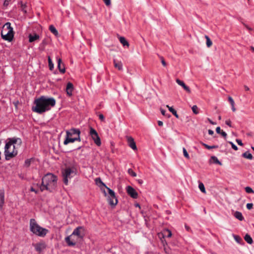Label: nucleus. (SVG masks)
I'll return each instance as SVG.
<instances>
[{
  "instance_id": "1",
  "label": "nucleus",
  "mask_w": 254,
  "mask_h": 254,
  "mask_svg": "<svg viewBox=\"0 0 254 254\" xmlns=\"http://www.w3.org/2000/svg\"><path fill=\"white\" fill-rule=\"evenodd\" d=\"M21 144L22 140L20 138L14 137L7 138L4 147L5 159L8 160L17 155V151L14 150L15 144L20 146Z\"/></svg>"
},
{
  "instance_id": "2",
  "label": "nucleus",
  "mask_w": 254,
  "mask_h": 254,
  "mask_svg": "<svg viewBox=\"0 0 254 254\" xmlns=\"http://www.w3.org/2000/svg\"><path fill=\"white\" fill-rule=\"evenodd\" d=\"M32 110L38 114H42L48 111V98L42 96L35 100Z\"/></svg>"
},
{
  "instance_id": "3",
  "label": "nucleus",
  "mask_w": 254,
  "mask_h": 254,
  "mask_svg": "<svg viewBox=\"0 0 254 254\" xmlns=\"http://www.w3.org/2000/svg\"><path fill=\"white\" fill-rule=\"evenodd\" d=\"M80 131L79 129L76 128H71L66 131V138L64 143L67 145L69 143H72L75 141H80Z\"/></svg>"
},
{
  "instance_id": "4",
  "label": "nucleus",
  "mask_w": 254,
  "mask_h": 254,
  "mask_svg": "<svg viewBox=\"0 0 254 254\" xmlns=\"http://www.w3.org/2000/svg\"><path fill=\"white\" fill-rule=\"evenodd\" d=\"M30 230L34 234L41 237L45 236L48 232L47 229L39 226L33 218L30 220Z\"/></svg>"
},
{
  "instance_id": "5",
  "label": "nucleus",
  "mask_w": 254,
  "mask_h": 254,
  "mask_svg": "<svg viewBox=\"0 0 254 254\" xmlns=\"http://www.w3.org/2000/svg\"><path fill=\"white\" fill-rule=\"evenodd\" d=\"M77 170L74 166H66L62 171L63 181L65 185H68V180L71 179L76 174Z\"/></svg>"
},
{
  "instance_id": "6",
  "label": "nucleus",
  "mask_w": 254,
  "mask_h": 254,
  "mask_svg": "<svg viewBox=\"0 0 254 254\" xmlns=\"http://www.w3.org/2000/svg\"><path fill=\"white\" fill-rule=\"evenodd\" d=\"M6 27H8L9 30L4 35H2L1 38L8 42H11L14 37V31L13 30V28L11 26V23L9 22H7L5 23Z\"/></svg>"
},
{
  "instance_id": "7",
  "label": "nucleus",
  "mask_w": 254,
  "mask_h": 254,
  "mask_svg": "<svg viewBox=\"0 0 254 254\" xmlns=\"http://www.w3.org/2000/svg\"><path fill=\"white\" fill-rule=\"evenodd\" d=\"M82 240L78 238L72 233L65 238V241L68 246H74L77 243H79Z\"/></svg>"
},
{
  "instance_id": "8",
  "label": "nucleus",
  "mask_w": 254,
  "mask_h": 254,
  "mask_svg": "<svg viewBox=\"0 0 254 254\" xmlns=\"http://www.w3.org/2000/svg\"><path fill=\"white\" fill-rule=\"evenodd\" d=\"M90 135L94 140L95 143L98 146H100L101 144L100 138L97 131L92 127L90 128Z\"/></svg>"
},
{
  "instance_id": "9",
  "label": "nucleus",
  "mask_w": 254,
  "mask_h": 254,
  "mask_svg": "<svg viewBox=\"0 0 254 254\" xmlns=\"http://www.w3.org/2000/svg\"><path fill=\"white\" fill-rule=\"evenodd\" d=\"M72 233L78 238L82 240L85 234V229L83 227H78L73 230Z\"/></svg>"
},
{
  "instance_id": "10",
  "label": "nucleus",
  "mask_w": 254,
  "mask_h": 254,
  "mask_svg": "<svg viewBox=\"0 0 254 254\" xmlns=\"http://www.w3.org/2000/svg\"><path fill=\"white\" fill-rule=\"evenodd\" d=\"M127 191L128 195H129L133 198H137L138 197V193L131 186H127Z\"/></svg>"
},
{
  "instance_id": "11",
  "label": "nucleus",
  "mask_w": 254,
  "mask_h": 254,
  "mask_svg": "<svg viewBox=\"0 0 254 254\" xmlns=\"http://www.w3.org/2000/svg\"><path fill=\"white\" fill-rule=\"evenodd\" d=\"M127 139L128 146L133 150H136L137 147L134 139L131 136H127Z\"/></svg>"
},
{
  "instance_id": "12",
  "label": "nucleus",
  "mask_w": 254,
  "mask_h": 254,
  "mask_svg": "<svg viewBox=\"0 0 254 254\" xmlns=\"http://www.w3.org/2000/svg\"><path fill=\"white\" fill-rule=\"evenodd\" d=\"M35 250L39 253H41L46 248V244L45 243H39L34 245Z\"/></svg>"
},
{
  "instance_id": "13",
  "label": "nucleus",
  "mask_w": 254,
  "mask_h": 254,
  "mask_svg": "<svg viewBox=\"0 0 254 254\" xmlns=\"http://www.w3.org/2000/svg\"><path fill=\"white\" fill-rule=\"evenodd\" d=\"M48 175L49 184H50H50H52L54 186H55L57 183V177L56 176L54 175L53 174L50 173H49ZM49 185L50 184H49Z\"/></svg>"
},
{
  "instance_id": "14",
  "label": "nucleus",
  "mask_w": 254,
  "mask_h": 254,
  "mask_svg": "<svg viewBox=\"0 0 254 254\" xmlns=\"http://www.w3.org/2000/svg\"><path fill=\"white\" fill-rule=\"evenodd\" d=\"M176 82L179 85L181 86L188 93H190L191 91L190 88L187 86L183 81L180 80L179 79H177Z\"/></svg>"
},
{
  "instance_id": "15",
  "label": "nucleus",
  "mask_w": 254,
  "mask_h": 254,
  "mask_svg": "<svg viewBox=\"0 0 254 254\" xmlns=\"http://www.w3.org/2000/svg\"><path fill=\"white\" fill-rule=\"evenodd\" d=\"M73 89V84L71 82L67 83L66 87V92L67 94L70 96L72 95V92Z\"/></svg>"
},
{
  "instance_id": "16",
  "label": "nucleus",
  "mask_w": 254,
  "mask_h": 254,
  "mask_svg": "<svg viewBox=\"0 0 254 254\" xmlns=\"http://www.w3.org/2000/svg\"><path fill=\"white\" fill-rule=\"evenodd\" d=\"M58 67L61 73H64L65 72V69L64 64L62 63V60L61 59L58 60Z\"/></svg>"
},
{
  "instance_id": "17",
  "label": "nucleus",
  "mask_w": 254,
  "mask_h": 254,
  "mask_svg": "<svg viewBox=\"0 0 254 254\" xmlns=\"http://www.w3.org/2000/svg\"><path fill=\"white\" fill-rule=\"evenodd\" d=\"M108 201L111 205L114 206L116 205L118 203V200L116 197V196H115L114 198L111 197V196H108Z\"/></svg>"
},
{
  "instance_id": "18",
  "label": "nucleus",
  "mask_w": 254,
  "mask_h": 254,
  "mask_svg": "<svg viewBox=\"0 0 254 254\" xmlns=\"http://www.w3.org/2000/svg\"><path fill=\"white\" fill-rule=\"evenodd\" d=\"M4 203V192L3 190L0 192V209H2Z\"/></svg>"
},
{
  "instance_id": "19",
  "label": "nucleus",
  "mask_w": 254,
  "mask_h": 254,
  "mask_svg": "<svg viewBox=\"0 0 254 254\" xmlns=\"http://www.w3.org/2000/svg\"><path fill=\"white\" fill-rule=\"evenodd\" d=\"M49 29L55 36L58 37L59 36L58 30L54 26V25H51L49 27Z\"/></svg>"
},
{
  "instance_id": "20",
  "label": "nucleus",
  "mask_w": 254,
  "mask_h": 254,
  "mask_svg": "<svg viewBox=\"0 0 254 254\" xmlns=\"http://www.w3.org/2000/svg\"><path fill=\"white\" fill-rule=\"evenodd\" d=\"M234 216L235 217L240 221H243L244 219V217H243L241 212L239 211H236L234 214Z\"/></svg>"
},
{
  "instance_id": "21",
  "label": "nucleus",
  "mask_w": 254,
  "mask_h": 254,
  "mask_svg": "<svg viewBox=\"0 0 254 254\" xmlns=\"http://www.w3.org/2000/svg\"><path fill=\"white\" fill-rule=\"evenodd\" d=\"M114 66L118 68L119 70L123 69V64L121 62H117L116 60H114Z\"/></svg>"
},
{
  "instance_id": "22",
  "label": "nucleus",
  "mask_w": 254,
  "mask_h": 254,
  "mask_svg": "<svg viewBox=\"0 0 254 254\" xmlns=\"http://www.w3.org/2000/svg\"><path fill=\"white\" fill-rule=\"evenodd\" d=\"M119 40L123 46H127V47H129V45L128 42L126 40V39L124 37H120L119 38Z\"/></svg>"
},
{
  "instance_id": "23",
  "label": "nucleus",
  "mask_w": 254,
  "mask_h": 254,
  "mask_svg": "<svg viewBox=\"0 0 254 254\" xmlns=\"http://www.w3.org/2000/svg\"><path fill=\"white\" fill-rule=\"evenodd\" d=\"M39 38V36L37 34H35L34 35L30 34L29 35V41L30 42H33L35 41V40L38 39Z\"/></svg>"
},
{
  "instance_id": "24",
  "label": "nucleus",
  "mask_w": 254,
  "mask_h": 254,
  "mask_svg": "<svg viewBox=\"0 0 254 254\" xmlns=\"http://www.w3.org/2000/svg\"><path fill=\"white\" fill-rule=\"evenodd\" d=\"M212 161L215 164H217L219 165H222V163H221V162H220L218 158L214 156H211L210 158V162H211Z\"/></svg>"
},
{
  "instance_id": "25",
  "label": "nucleus",
  "mask_w": 254,
  "mask_h": 254,
  "mask_svg": "<svg viewBox=\"0 0 254 254\" xmlns=\"http://www.w3.org/2000/svg\"><path fill=\"white\" fill-rule=\"evenodd\" d=\"M242 156L245 158H247V159H248L250 160H252L253 158V156L252 155V154L249 153L248 151H246L245 153H243Z\"/></svg>"
},
{
  "instance_id": "26",
  "label": "nucleus",
  "mask_w": 254,
  "mask_h": 254,
  "mask_svg": "<svg viewBox=\"0 0 254 254\" xmlns=\"http://www.w3.org/2000/svg\"><path fill=\"white\" fill-rule=\"evenodd\" d=\"M245 240L249 244H252L253 243V239L251 236L249 234H246L244 237Z\"/></svg>"
},
{
  "instance_id": "27",
  "label": "nucleus",
  "mask_w": 254,
  "mask_h": 254,
  "mask_svg": "<svg viewBox=\"0 0 254 254\" xmlns=\"http://www.w3.org/2000/svg\"><path fill=\"white\" fill-rule=\"evenodd\" d=\"M166 107L168 108L170 112H171L176 118H179V115H178L177 111L172 107H170L167 105Z\"/></svg>"
},
{
  "instance_id": "28",
  "label": "nucleus",
  "mask_w": 254,
  "mask_h": 254,
  "mask_svg": "<svg viewBox=\"0 0 254 254\" xmlns=\"http://www.w3.org/2000/svg\"><path fill=\"white\" fill-rule=\"evenodd\" d=\"M205 38L206 40V44L207 47L208 48L210 47L212 45V42L211 40H210L209 37L207 35L205 36Z\"/></svg>"
},
{
  "instance_id": "29",
  "label": "nucleus",
  "mask_w": 254,
  "mask_h": 254,
  "mask_svg": "<svg viewBox=\"0 0 254 254\" xmlns=\"http://www.w3.org/2000/svg\"><path fill=\"white\" fill-rule=\"evenodd\" d=\"M198 187H199V189H200V191L204 193H206L205 187L202 183H201V182L199 183Z\"/></svg>"
},
{
  "instance_id": "30",
  "label": "nucleus",
  "mask_w": 254,
  "mask_h": 254,
  "mask_svg": "<svg viewBox=\"0 0 254 254\" xmlns=\"http://www.w3.org/2000/svg\"><path fill=\"white\" fill-rule=\"evenodd\" d=\"M106 188H107V190H108V193H109V196H111V197H115V192L111 190L110 188L107 187L106 186H105Z\"/></svg>"
},
{
  "instance_id": "31",
  "label": "nucleus",
  "mask_w": 254,
  "mask_h": 254,
  "mask_svg": "<svg viewBox=\"0 0 254 254\" xmlns=\"http://www.w3.org/2000/svg\"><path fill=\"white\" fill-rule=\"evenodd\" d=\"M9 30L8 27H6L5 24L3 26L2 30L1 31V37L2 35H4Z\"/></svg>"
},
{
  "instance_id": "32",
  "label": "nucleus",
  "mask_w": 254,
  "mask_h": 254,
  "mask_svg": "<svg viewBox=\"0 0 254 254\" xmlns=\"http://www.w3.org/2000/svg\"><path fill=\"white\" fill-rule=\"evenodd\" d=\"M56 101L53 98H49V106L54 107Z\"/></svg>"
},
{
  "instance_id": "33",
  "label": "nucleus",
  "mask_w": 254,
  "mask_h": 254,
  "mask_svg": "<svg viewBox=\"0 0 254 254\" xmlns=\"http://www.w3.org/2000/svg\"><path fill=\"white\" fill-rule=\"evenodd\" d=\"M20 4H21V10L24 13H26L27 12V10H26V8H27L26 4H23L22 1H20Z\"/></svg>"
},
{
  "instance_id": "34",
  "label": "nucleus",
  "mask_w": 254,
  "mask_h": 254,
  "mask_svg": "<svg viewBox=\"0 0 254 254\" xmlns=\"http://www.w3.org/2000/svg\"><path fill=\"white\" fill-rule=\"evenodd\" d=\"M201 144L203 146H204L206 148L208 149H212V148H218V146H216V145H213V146H209L208 145L205 144V143H204L203 142H201Z\"/></svg>"
},
{
  "instance_id": "35",
  "label": "nucleus",
  "mask_w": 254,
  "mask_h": 254,
  "mask_svg": "<svg viewBox=\"0 0 254 254\" xmlns=\"http://www.w3.org/2000/svg\"><path fill=\"white\" fill-rule=\"evenodd\" d=\"M233 237H234V238L235 240L238 243L241 244V243L242 242H243V240L242 239V238L240 236L234 235Z\"/></svg>"
},
{
  "instance_id": "36",
  "label": "nucleus",
  "mask_w": 254,
  "mask_h": 254,
  "mask_svg": "<svg viewBox=\"0 0 254 254\" xmlns=\"http://www.w3.org/2000/svg\"><path fill=\"white\" fill-rule=\"evenodd\" d=\"M32 160V159H26L24 162V166L25 167H29L31 165Z\"/></svg>"
},
{
  "instance_id": "37",
  "label": "nucleus",
  "mask_w": 254,
  "mask_h": 254,
  "mask_svg": "<svg viewBox=\"0 0 254 254\" xmlns=\"http://www.w3.org/2000/svg\"><path fill=\"white\" fill-rule=\"evenodd\" d=\"M41 191H43L44 190H48V183H46V184H43V182H42V185L40 187Z\"/></svg>"
},
{
  "instance_id": "38",
  "label": "nucleus",
  "mask_w": 254,
  "mask_h": 254,
  "mask_svg": "<svg viewBox=\"0 0 254 254\" xmlns=\"http://www.w3.org/2000/svg\"><path fill=\"white\" fill-rule=\"evenodd\" d=\"M49 67L50 70H52L54 68V64L52 63V61L49 56Z\"/></svg>"
},
{
  "instance_id": "39",
  "label": "nucleus",
  "mask_w": 254,
  "mask_h": 254,
  "mask_svg": "<svg viewBox=\"0 0 254 254\" xmlns=\"http://www.w3.org/2000/svg\"><path fill=\"white\" fill-rule=\"evenodd\" d=\"M192 112L194 114H198V110L197 106L194 105L192 107Z\"/></svg>"
},
{
  "instance_id": "40",
  "label": "nucleus",
  "mask_w": 254,
  "mask_h": 254,
  "mask_svg": "<svg viewBox=\"0 0 254 254\" xmlns=\"http://www.w3.org/2000/svg\"><path fill=\"white\" fill-rule=\"evenodd\" d=\"M183 154H184V156L186 158L189 159L190 158V156H189L188 153L187 152V150L184 147L183 148Z\"/></svg>"
},
{
  "instance_id": "41",
  "label": "nucleus",
  "mask_w": 254,
  "mask_h": 254,
  "mask_svg": "<svg viewBox=\"0 0 254 254\" xmlns=\"http://www.w3.org/2000/svg\"><path fill=\"white\" fill-rule=\"evenodd\" d=\"M128 173L132 177H134L136 176V174L131 169L128 170Z\"/></svg>"
},
{
  "instance_id": "42",
  "label": "nucleus",
  "mask_w": 254,
  "mask_h": 254,
  "mask_svg": "<svg viewBox=\"0 0 254 254\" xmlns=\"http://www.w3.org/2000/svg\"><path fill=\"white\" fill-rule=\"evenodd\" d=\"M245 190L247 193H254V191L253 190V189L249 187H246Z\"/></svg>"
},
{
  "instance_id": "43",
  "label": "nucleus",
  "mask_w": 254,
  "mask_h": 254,
  "mask_svg": "<svg viewBox=\"0 0 254 254\" xmlns=\"http://www.w3.org/2000/svg\"><path fill=\"white\" fill-rule=\"evenodd\" d=\"M95 182L97 184H100L102 185L105 187V185L102 182L101 179L100 178H97L95 179Z\"/></svg>"
},
{
  "instance_id": "44",
  "label": "nucleus",
  "mask_w": 254,
  "mask_h": 254,
  "mask_svg": "<svg viewBox=\"0 0 254 254\" xmlns=\"http://www.w3.org/2000/svg\"><path fill=\"white\" fill-rule=\"evenodd\" d=\"M229 143L231 145V146L233 149L235 150H237L238 149L237 146L234 144L232 142L229 141Z\"/></svg>"
},
{
  "instance_id": "45",
  "label": "nucleus",
  "mask_w": 254,
  "mask_h": 254,
  "mask_svg": "<svg viewBox=\"0 0 254 254\" xmlns=\"http://www.w3.org/2000/svg\"><path fill=\"white\" fill-rule=\"evenodd\" d=\"M165 233H167V235H166V237L168 238H170L172 236V232L169 230H167Z\"/></svg>"
},
{
  "instance_id": "46",
  "label": "nucleus",
  "mask_w": 254,
  "mask_h": 254,
  "mask_svg": "<svg viewBox=\"0 0 254 254\" xmlns=\"http://www.w3.org/2000/svg\"><path fill=\"white\" fill-rule=\"evenodd\" d=\"M247 208L249 210H251L253 208V203H247Z\"/></svg>"
},
{
  "instance_id": "47",
  "label": "nucleus",
  "mask_w": 254,
  "mask_h": 254,
  "mask_svg": "<svg viewBox=\"0 0 254 254\" xmlns=\"http://www.w3.org/2000/svg\"><path fill=\"white\" fill-rule=\"evenodd\" d=\"M243 24L250 32L253 30V28L249 27L247 24H245V23H243Z\"/></svg>"
},
{
  "instance_id": "48",
  "label": "nucleus",
  "mask_w": 254,
  "mask_h": 254,
  "mask_svg": "<svg viewBox=\"0 0 254 254\" xmlns=\"http://www.w3.org/2000/svg\"><path fill=\"white\" fill-rule=\"evenodd\" d=\"M228 100L230 102L231 105H235L234 101L231 97H228Z\"/></svg>"
},
{
  "instance_id": "49",
  "label": "nucleus",
  "mask_w": 254,
  "mask_h": 254,
  "mask_svg": "<svg viewBox=\"0 0 254 254\" xmlns=\"http://www.w3.org/2000/svg\"><path fill=\"white\" fill-rule=\"evenodd\" d=\"M160 59H161V63H162V64H163V65L164 66H166L167 64H166V62H165V60H164V58H163L162 57H160Z\"/></svg>"
},
{
  "instance_id": "50",
  "label": "nucleus",
  "mask_w": 254,
  "mask_h": 254,
  "mask_svg": "<svg viewBox=\"0 0 254 254\" xmlns=\"http://www.w3.org/2000/svg\"><path fill=\"white\" fill-rule=\"evenodd\" d=\"M11 0H5L3 2V6L6 7L8 4Z\"/></svg>"
},
{
  "instance_id": "51",
  "label": "nucleus",
  "mask_w": 254,
  "mask_h": 254,
  "mask_svg": "<svg viewBox=\"0 0 254 254\" xmlns=\"http://www.w3.org/2000/svg\"><path fill=\"white\" fill-rule=\"evenodd\" d=\"M106 5L109 6L111 4V0H103Z\"/></svg>"
},
{
  "instance_id": "52",
  "label": "nucleus",
  "mask_w": 254,
  "mask_h": 254,
  "mask_svg": "<svg viewBox=\"0 0 254 254\" xmlns=\"http://www.w3.org/2000/svg\"><path fill=\"white\" fill-rule=\"evenodd\" d=\"M225 124L228 125V126H229L230 127H231L232 126H231V121H230V120H227L225 121Z\"/></svg>"
},
{
  "instance_id": "53",
  "label": "nucleus",
  "mask_w": 254,
  "mask_h": 254,
  "mask_svg": "<svg viewBox=\"0 0 254 254\" xmlns=\"http://www.w3.org/2000/svg\"><path fill=\"white\" fill-rule=\"evenodd\" d=\"M222 130H221V128L219 127H216V131L217 133L218 134H220V133L221 132Z\"/></svg>"
},
{
  "instance_id": "54",
  "label": "nucleus",
  "mask_w": 254,
  "mask_h": 254,
  "mask_svg": "<svg viewBox=\"0 0 254 254\" xmlns=\"http://www.w3.org/2000/svg\"><path fill=\"white\" fill-rule=\"evenodd\" d=\"M236 142L239 145L243 146V143H242V141L240 139H237Z\"/></svg>"
},
{
  "instance_id": "55",
  "label": "nucleus",
  "mask_w": 254,
  "mask_h": 254,
  "mask_svg": "<svg viewBox=\"0 0 254 254\" xmlns=\"http://www.w3.org/2000/svg\"><path fill=\"white\" fill-rule=\"evenodd\" d=\"M99 118L100 120H101L102 121H103L104 120V116L103 114H100L99 115Z\"/></svg>"
},
{
  "instance_id": "56",
  "label": "nucleus",
  "mask_w": 254,
  "mask_h": 254,
  "mask_svg": "<svg viewBox=\"0 0 254 254\" xmlns=\"http://www.w3.org/2000/svg\"><path fill=\"white\" fill-rule=\"evenodd\" d=\"M220 134L222 135L223 137L225 138L227 136V133L223 131V130L221 131Z\"/></svg>"
},
{
  "instance_id": "57",
  "label": "nucleus",
  "mask_w": 254,
  "mask_h": 254,
  "mask_svg": "<svg viewBox=\"0 0 254 254\" xmlns=\"http://www.w3.org/2000/svg\"><path fill=\"white\" fill-rule=\"evenodd\" d=\"M207 120L211 125H216V123L215 122H213L209 118H207Z\"/></svg>"
},
{
  "instance_id": "58",
  "label": "nucleus",
  "mask_w": 254,
  "mask_h": 254,
  "mask_svg": "<svg viewBox=\"0 0 254 254\" xmlns=\"http://www.w3.org/2000/svg\"><path fill=\"white\" fill-rule=\"evenodd\" d=\"M158 125L160 127H162L163 125V123L162 121H158Z\"/></svg>"
},
{
  "instance_id": "59",
  "label": "nucleus",
  "mask_w": 254,
  "mask_h": 254,
  "mask_svg": "<svg viewBox=\"0 0 254 254\" xmlns=\"http://www.w3.org/2000/svg\"><path fill=\"white\" fill-rule=\"evenodd\" d=\"M208 132V134L210 135H213L214 134V131L212 130L209 129Z\"/></svg>"
},
{
  "instance_id": "60",
  "label": "nucleus",
  "mask_w": 254,
  "mask_h": 254,
  "mask_svg": "<svg viewBox=\"0 0 254 254\" xmlns=\"http://www.w3.org/2000/svg\"><path fill=\"white\" fill-rule=\"evenodd\" d=\"M231 107H232V110L233 111V112H235L236 109V108H235V105H231Z\"/></svg>"
},
{
  "instance_id": "61",
  "label": "nucleus",
  "mask_w": 254,
  "mask_h": 254,
  "mask_svg": "<svg viewBox=\"0 0 254 254\" xmlns=\"http://www.w3.org/2000/svg\"><path fill=\"white\" fill-rule=\"evenodd\" d=\"M13 104L14 105V106H15L16 107H17V105H18V104L19 103V102H18V101H15V102H13Z\"/></svg>"
},
{
  "instance_id": "62",
  "label": "nucleus",
  "mask_w": 254,
  "mask_h": 254,
  "mask_svg": "<svg viewBox=\"0 0 254 254\" xmlns=\"http://www.w3.org/2000/svg\"><path fill=\"white\" fill-rule=\"evenodd\" d=\"M161 114L163 115H165V110H163V109H161Z\"/></svg>"
},
{
  "instance_id": "63",
  "label": "nucleus",
  "mask_w": 254,
  "mask_h": 254,
  "mask_svg": "<svg viewBox=\"0 0 254 254\" xmlns=\"http://www.w3.org/2000/svg\"><path fill=\"white\" fill-rule=\"evenodd\" d=\"M244 88L246 91H249L250 90V88L247 85H245Z\"/></svg>"
},
{
  "instance_id": "64",
  "label": "nucleus",
  "mask_w": 254,
  "mask_h": 254,
  "mask_svg": "<svg viewBox=\"0 0 254 254\" xmlns=\"http://www.w3.org/2000/svg\"><path fill=\"white\" fill-rule=\"evenodd\" d=\"M250 49H251V50H252L253 52H254V47L251 46V47H250Z\"/></svg>"
}]
</instances>
